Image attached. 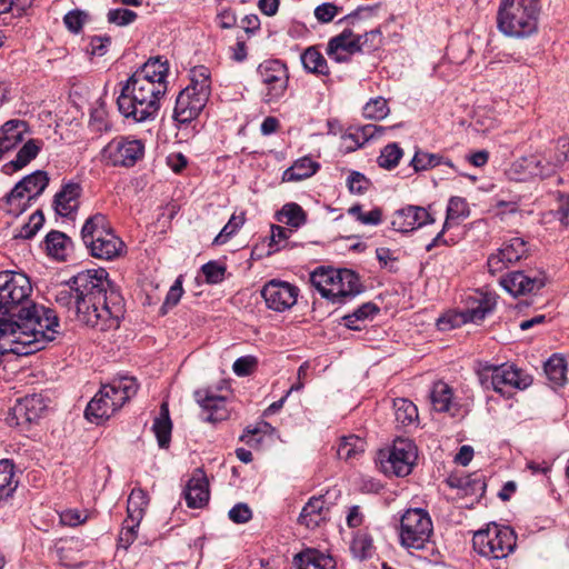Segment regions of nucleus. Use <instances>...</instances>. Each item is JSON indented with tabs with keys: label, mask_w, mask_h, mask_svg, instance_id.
Instances as JSON below:
<instances>
[{
	"label": "nucleus",
	"mask_w": 569,
	"mask_h": 569,
	"mask_svg": "<svg viewBox=\"0 0 569 569\" xmlns=\"http://www.w3.org/2000/svg\"><path fill=\"white\" fill-rule=\"evenodd\" d=\"M152 430L157 437L159 447L168 448L171 440L172 422L166 402L160 407V413L153 421Z\"/></svg>",
	"instance_id": "37"
},
{
	"label": "nucleus",
	"mask_w": 569,
	"mask_h": 569,
	"mask_svg": "<svg viewBox=\"0 0 569 569\" xmlns=\"http://www.w3.org/2000/svg\"><path fill=\"white\" fill-rule=\"evenodd\" d=\"M139 525L140 522L131 521L128 517L126 518L119 535L118 547L128 549L134 542Z\"/></svg>",
	"instance_id": "61"
},
{
	"label": "nucleus",
	"mask_w": 569,
	"mask_h": 569,
	"mask_svg": "<svg viewBox=\"0 0 569 569\" xmlns=\"http://www.w3.org/2000/svg\"><path fill=\"white\" fill-rule=\"evenodd\" d=\"M160 87L159 83L144 82L130 76L122 83L117 99L119 112L134 122L154 120L160 110V101L167 93Z\"/></svg>",
	"instance_id": "3"
},
{
	"label": "nucleus",
	"mask_w": 569,
	"mask_h": 569,
	"mask_svg": "<svg viewBox=\"0 0 569 569\" xmlns=\"http://www.w3.org/2000/svg\"><path fill=\"white\" fill-rule=\"evenodd\" d=\"M209 97L194 91V88L181 90L176 99L173 119L180 124L190 123L203 110Z\"/></svg>",
	"instance_id": "17"
},
{
	"label": "nucleus",
	"mask_w": 569,
	"mask_h": 569,
	"mask_svg": "<svg viewBox=\"0 0 569 569\" xmlns=\"http://www.w3.org/2000/svg\"><path fill=\"white\" fill-rule=\"evenodd\" d=\"M244 223V214L241 213L239 216L232 214L228 221V223L222 228L220 233L214 238V244H223L226 243Z\"/></svg>",
	"instance_id": "56"
},
{
	"label": "nucleus",
	"mask_w": 569,
	"mask_h": 569,
	"mask_svg": "<svg viewBox=\"0 0 569 569\" xmlns=\"http://www.w3.org/2000/svg\"><path fill=\"white\" fill-rule=\"evenodd\" d=\"M299 288L287 281L272 279L261 290V296L269 309L283 312L292 308L298 299Z\"/></svg>",
	"instance_id": "13"
},
{
	"label": "nucleus",
	"mask_w": 569,
	"mask_h": 569,
	"mask_svg": "<svg viewBox=\"0 0 569 569\" xmlns=\"http://www.w3.org/2000/svg\"><path fill=\"white\" fill-rule=\"evenodd\" d=\"M328 511L323 496H313L303 506L298 522L308 529H315L326 520Z\"/></svg>",
	"instance_id": "25"
},
{
	"label": "nucleus",
	"mask_w": 569,
	"mask_h": 569,
	"mask_svg": "<svg viewBox=\"0 0 569 569\" xmlns=\"http://www.w3.org/2000/svg\"><path fill=\"white\" fill-rule=\"evenodd\" d=\"M46 407L40 395L26 396L22 399H18L14 406L10 408L6 422L10 427H28L41 417Z\"/></svg>",
	"instance_id": "14"
},
{
	"label": "nucleus",
	"mask_w": 569,
	"mask_h": 569,
	"mask_svg": "<svg viewBox=\"0 0 569 569\" xmlns=\"http://www.w3.org/2000/svg\"><path fill=\"white\" fill-rule=\"evenodd\" d=\"M201 271L209 284H218L223 281L226 276V266L219 261H209L201 267Z\"/></svg>",
	"instance_id": "55"
},
{
	"label": "nucleus",
	"mask_w": 569,
	"mask_h": 569,
	"mask_svg": "<svg viewBox=\"0 0 569 569\" xmlns=\"http://www.w3.org/2000/svg\"><path fill=\"white\" fill-rule=\"evenodd\" d=\"M441 164L455 169V164L450 159L445 158L440 153H430L421 149L416 150L410 161L415 172L427 171Z\"/></svg>",
	"instance_id": "34"
},
{
	"label": "nucleus",
	"mask_w": 569,
	"mask_h": 569,
	"mask_svg": "<svg viewBox=\"0 0 569 569\" xmlns=\"http://www.w3.org/2000/svg\"><path fill=\"white\" fill-rule=\"evenodd\" d=\"M112 231V228L102 213H96L89 217L82 226L81 238L86 247L96 243L94 241L102 238L108 232Z\"/></svg>",
	"instance_id": "30"
},
{
	"label": "nucleus",
	"mask_w": 569,
	"mask_h": 569,
	"mask_svg": "<svg viewBox=\"0 0 569 569\" xmlns=\"http://www.w3.org/2000/svg\"><path fill=\"white\" fill-rule=\"evenodd\" d=\"M479 381L486 389L492 388L503 397H509L512 389H526L532 382L529 375L512 365L487 366L479 372Z\"/></svg>",
	"instance_id": "8"
},
{
	"label": "nucleus",
	"mask_w": 569,
	"mask_h": 569,
	"mask_svg": "<svg viewBox=\"0 0 569 569\" xmlns=\"http://www.w3.org/2000/svg\"><path fill=\"white\" fill-rule=\"evenodd\" d=\"M149 503V497L141 488H134L129 495L127 503L128 518L131 521L140 522Z\"/></svg>",
	"instance_id": "41"
},
{
	"label": "nucleus",
	"mask_w": 569,
	"mask_h": 569,
	"mask_svg": "<svg viewBox=\"0 0 569 569\" xmlns=\"http://www.w3.org/2000/svg\"><path fill=\"white\" fill-rule=\"evenodd\" d=\"M76 290V316L79 322L107 331L119 327L123 298L100 268L78 272L71 278Z\"/></svg>",
	"instance_id": "2"
},
{
	"label": "nucleus",
	"mask_w": 569,
	"mask_h": 569,
	"mask_svg": "<svg viewBox=\"0 0 569 569\" xmlns=\"http://www.w3.org/2000/svg\"><path fill=\"white\" fill-rule=\"evenodd\" d=\"M451 399L452 390L446 382L437 381L433 383L430 392V400L436 411H448L451 405Z\"/></svg>",
	"instance_id": "45"
},
{
	"label": "nucleus",
	"mask_w": 569,
	"mask_h": 569,
	"mask_svg": "<svg viewBox=\"0 0 569 569\" xmlns=\"http://www.w3.org/2000/svg\"><path fill=\"white\" fill-rule=\"evenodd\" d=\"M472 546L485 558L506 559L517 547V535L511 527L493 522L475 532Z\"/></svg>",
	"instance_id": "6"
},
{
	"label": "nucleus",
	"mask_w": 569,
	"mask_h": 569,
	"mask_svg": "<svg viewBox=\"0 0 569 569\" xmlns=\"http://www.w3.org/2000/svg\"><path fill=\"white\" fill-rule=\"evenodd\" d=\"M184 499L189 508H202L209 501V483L204 472L197 469L184 489Z\"/></svg>",
	"instance_id": "22"
},
{
	"label": "nucleus",
	"mask_w": 569,
	"mask_h": 569,
	"mask_svg": "<svg viewBox=\"0 0 569 569\" xmlns=\"http://www.w3.org/2000/svg\"><path fill=\"white\" fill-rule=\"evenodd\" d=\"M336 272L337 270L333 269L325 270L323 268H319L311 273L310 281L319 290L322 297H325V293L328 289H331V286L335 283V274L332 273Z\"/></svg>",
	"instance_id": "54"
},
{
	"label": "nucleus",
	"mask_w": 569,
	"mask_h": 569,
	"mask_svg": "<svg viewBox=\"0 0 569 569\" xmlns=\"http://www.w3.org/2000/svg\"><path fill=\"white\" fill-rule=\"evenodd\" d=\"M138 391L133 377H121L104 385L87 405L84 417L92 423L100 425L108 420Z\"/></svg>",
	"instance_id": "5"
},
{
	"label": "nucleus",
	"mask_w": 569,
	"mask_h": 569,
	"mask_svg": "<svg viewBox=\"0 0 569 569\" xmlns=\"http://www.w3.org/2000/svg\"><path fill=\"white\" fill-rule=\"evenodd\" d=\"M370 184V180L359 171H351L347 179V187L351 193L363 194Z\"/></svg>",
	"instance_id": "64"
},
{
	"label": "nucleus",
	"mask_w": 569,
	"mask_h": 569,
	"mask_svg": "<svg viewBox=\"0 0 569 569\" xmlns=\"http://www.w3.org/2000/svg\"><path fill=\"white\" fill-rule=\"evenodd\" d=\"M379 312V308L373 302H366L356 309L352 313L345 316L343 323L350 330H361L359 322L372 319Z\"/></svg>",
	"instance_id": "43"
},
{
	"label": "nucleus",
	"mask_w": 569,
	"mask_h": 569,
	"mask_svg": "<svg viewBox=\"0 0 569 569\" xmlns=\"http://www.w3.org/2000/svg\"><path fill=\"white\" fill-rule=\"evenodd\" d=\"M257 73L263 84V100L267 103L276 102L284 96L288 88L289 74L284 63L271 59L258 66Z\"/></svg>",
	"instance_id": "11"
},
{
	"label": "nucleus",
	"mask_w": 569,
	"mask_h": 569,
	"mask_svg": "<svg viewBox=\"0 0 569 569\" xmlns=\"http://www.w3.org/2000/svg\"><path fill=\"white\" fill-rule=\"evenodd\" d=\"M14 465L9 459L0 460V500L10 497L17 489L13 480Z\"/></svg>",
	"instance_id": "47"
},
{
	"label": "nucleus",
	"mask_w": 569,
	"mask_h": 569,
	"mask_svg": "<svg viewBox=\"0 0 569 569\" xmlns=\"http://www.w3.org/2000/svg\"><path fill=\"white\" fill-rule=\"evenodd\" d=\"M49 177L46 171L37 170L21 179L13 189L0 201V208L14 217L29 208L48 187Z\"/></svg>",
	"instance_id": "7"
},
{
	"label": "nucleus",
	"mask_w": 569,
	"mask_h": 569,
	"mask_svg": "<svg viewBox=\"0 0 569 569\" xmlns=\"http://www.w3.org/2000/svg\"><path fill=\"white\" fill-rule=\"evenodd\" d=\"M169 62L163 57H151L131 77L153 84H161L162 90H168Z\"/></svg>",
	"instance_id": "21"
},
{
	"label": "nucleus",
	"mask_w": 569,
	"mask_h": 569,
	"mask_svg": "<svg viewBox=\"0 0 569 569\" xmlns=\"http://www.w3.org/2000/svg\"><path fill=\"white\" fill-rule=\"evenodd\" d=\"M54 300L61 307H66L68 309L71 307L76 308V290L73 289L71 279L66 284L57 288Z\"/></svg>",
	"instance_id": "60"
},
{
	"label": "nucleus",
	"mask_w": 569,
	"mask_h": 569,
	"mask_svg": "<svg viewBox=\"0 0 569 569\" xmlns=\"http://www.w3.org/2000/svg\"><path fill=\"white\" fill-rule=\"evenodd\" d=\"M82 188L78 182H67L56 193L53 204L56 212L61 217H68L78 209L79 197Z\"/></svg>",
	"instance_id": "24"
},
{
	"label": "nucleus",
	"mask_w": 569,
	"mask_h": 569,
	"mask_svg": "<svg viewBox=\"0 0 569 569\" xmlns=\"http://www.w3.org/2000/svg\"><path fill=\"white\" fill-rule=\"evenodd\" d=\"M94 242L88 246L87 249L92 257L102 260H112L119 257L124 247L123 241L116 236L113 230Z\"/></svg>",
	"instance_id": "27"
},
{
	"label": "nucleus",
	"mask_w": 569,
	"mask_h": 569,
	"mask_svg": "<svg viewBox=\"0 0 569 569\" xmlns=\"http://www.w3.org/2000/svg\"><path fill=\"white\" fill-rule=\"evenodd\" d=\"M144 156V144L139 139L119 136L100 151V161L106 166L131 168Z\"/></svg>",
	"instance_id": "10"
},
{
	"label": "nucleus",
	"mask_w": 569,
	"mask_h": 569,
	"mask_svg": "<svg viewBox=\"0 0 569 569\" xmlns=\"http://www.w3.org/2000/svg\"><path fill=\"white\" fill-rule=\"evenodd\" d=\"M137 13L130 9L117 8L108 11L107 19L109 23L124 27L137 19Z\"/></svg>",
	"instance_id": "62"
},
{
	"label": "nucleus",
	"mask_w": 569,
	"mask_h": 569,
	"mask_svg": "<svg viewBox=\"0 0 569 569\" xmlns=\"http://www.w3.org/2000/svg\"><path fill=\"white\" fill-rule=\"evenodd\" d=\"M402 156L403 150L398 143L392 142L382 148L379 157L377 158V163L382 169L392 170L398 166Z\"/></svg>",
	"instance_id": "50"
},
{
	"label": "nucleus",
	"mask_w": 569,
	"mask_h": 569,
	"mask_svg": "<svg viewBox=\"0 0 569 569\" xmlns=\"http://www.w3.org/2000/svg\"><path fill=\"white\" fill-rule=\"evenodd\" d=\"M569 152V139L560 137L553 148H550L545 152L547 159H549L550 166H547L546 173H556L568 160Z\"/></svg>",
	"instance_id": "38"
},
{
	"label": "nucleus",
	"mask_w": 569,
	"mask_h": 569,
	"mask_svg": "<svg viewBox=\"0 0 569 569\" xmlns=\"http://www.w3.org/2000/svg\"><path fill=\"white\" fill-rule=\"evenodd\" d=\"M43 146V142L36 139L28 140L18 151L16 158L3 166L4 173H11L13 171L24 168L30 163L39 153Z\"/></svg>",
	"instance_id": "32"
},
{
	"label": "nucleus",
	"mask_w": 569,
	"mask_h": 569,
	"mask_svg": "<svg viewBox=\"0 0 569 569\" xmlns=\"http://www.w3.org/2000/svg\"><path fill=\"white\" fill-rule=\"evenodd\" d=\"M496 307V301L489 296H481L475 303L462 310L466 322L480 323Z\"/></svg>",
	"instance_id": "40"
},
{
	"label": "nucleus",
	"mask_w": 569,
	"mask_h": 569,
	"mask_svg": "<svg viewBox=\"0 0 569 569\" xmlns=\"http://www.w3.org/2000/svg\"><path fill=\"white\" fill-rule=\"evenodd\" d=\"M353 556L360 560L369 559L375 552L373 540L366 532H358L350 546Z\"/></svg>",
	"instance_id": "49"
},
{
	"label": "nucleus",
	"mask_w": 569,
	"mask_h": 569,
	"mask_svg": "<svg viewBox=\"0 0 569 569\" xmlns=\"http://www.w3.org/2000/svg\"><path fill=\"white\" fill-rule=\"evenodd\" d=\"M301 62L303 68L318 76H329L330 70L326 58L317 47H309L301 53Z\"/></svg>",
	"instance_id": "36"
},
{
	"label": "nucleus",
	"mask_w": 569,
	"mask_h": 569,
	"mask_svg": "<svg viewBox=\"0 0 569 569\" xmlns=\"http://www.w3.org/2000/svg\"><path fill=\"white\" fill-rule=\"evenodd\" d=\"M348 213L356 217L358 221L362 224H371L377 226L381 222L382 212L380 209L376 208L367 213L362 212V207L360 204H355L348 209Z\"/></svg>",
	"instance_id": "59"
},
{
	"label": "nucleus",
	"mask_w": 569,
	"mask_h": 569,
	"mask_svg": "<svg viewBox=\"0 0 569 569\" xmlns=\"http://www.w3.org/2000/svg\"><path fill=\"white\" fill-rule=\"evenodd\" d=\"M466 323L462 310H450L437 320V327L440 331H449Z\"/></svg>",
	"instance_id": "57"
},
{
	"label": "nucleus",
	"mask_w": 569,
	"mask_h": 569,
	"mask_svg": "<svg viewBox=\"0 0 569 569\" xmlns=\"http://www.w3.org/2000/svg\"><path fill=\"white\" fill-rule=\"evenodd\" d=\"M341 11L342 7H339L333 2H323L315 8L313 14L320 23H329Z\"/></svg>",
	"instance_id": "63"
},
{
	"label": "nucleus",
	"mask_w": 569,
	"mask_h": 569,
	"mask_svg": "<svg viewBox=\"0 0 569 569\" xmlns=\"http://www.w3.org/2000/svg\"><path fill=\"white\" fill-rule=\"evenodd\" d=\"M295 232L291 228H286L278 224L271 226V234L268 238V251L267 256L278 252L282 249H290L293 244L289 241V238Z\"/></svg>",
	"instance_id": "42"
},
{
	"label": "nucleus",
	"mask_w": 569,
	"mask_h": 569,
	"mask_svg": "<svg viewBox=\"0 0 569 569\" xmlns=\"http://www.w3.org/2000/svg\"><path fill=\"white\" fill-rule=\"evenodd\" d=\"M43 223L44 216L41 210H37L30 216L29 221L14 234V238L24 240L31 239L42 228Z\"/></svg>",
	"instance_id": "53"
},
{
	"label": "nucleus",
	"mask_w": 569,
	"mask_h": 569,
	"mask_svg": "<svg viewBox=\"0 0 569 569\" xmlns=\"http://www.w3.org/2000/svg\"><path fill=\"white\" fill-rule=\"evenodd\" d=\"M447 483L451 488L460 489L466 496H482L487 487L483 476L478 472L463 476L451 475Z\"/></svg>",
	"instance_id": "29"
},
{
	"label": "nucleus",
	"mask_w": 569,
	"mask_h": 569,
	"mask_svg": "<svg viewBox=\"0 0 569 569\" xmlns=\"http://www.w3.org/2000/svg\"><path fill=\"white\" fill-rule=\"evenodd\" d=\"M30 279L19 272H0V335L18 343L13 352L27 356L40 351L59 333L57 313L30 300Z\"/></svg>",
	"instance_id": "1"
},
{
	"label": "nucleus",
	"mask_w": 569,
	"mask_h": 569,
	"mask_svg": "<svg viewBox=\"0 0 569 569\" xmlns=\"http://www.w3.org/2000/svg\"><path fill=\"white\" fill-rule=\"evenodd\" d=\"M387 129L386 127L372 123L359 126L350 128L349 131L343 134L342 140L346 143L347 151H355L368 141L381 137Z\"/></svg>",
	"instance_id": "26"
},
{
	"label": "nucleus",
	"mask_w": 569,
	"mask_h": 569,
	"mask_svg": "<svg viewBox=\"0 0 569 569\" xmlns=\"http://www.w3.org/2000/svg\"><path fill=\"white\" fill-rule=\"evenodd\" d=\"M362 36L355 34L352 29L346 28L328 41L326 53L331 60L346 63L351 60L353 54L362 51Z\"/></svg>",
	"instance_id": "16"
},
{
	"label": "nucleus",
	"mask_w": 569,
	"mask_h": 569,
	"mask_svg": "<svg viewBox=\"0 0 569 569\" xmlns=\"http://www.w3.org/2000/svg\"><path fill=\"white\" fill-rule=\"evenodd\" d=\"M297 569H336V561L330 555L308 548L293 558Z\"/></svg>",
	"instance_id": "28"
},
{
	"label": "nucleus",
	"mask_w": 569,
	"mask_h": 569,
	"mask_svg": "<svg viewBox=\"0 0 569 569\" xmlns=\"http://www.w3.org/2000/svg\"><path fill=\"white\" fill-rule=\"evenodd\" d=\"M365 449L366 441L356 435H350L341 438L338 445L337 455L340 459L349 460L362 453Z\"/></svg>",
	"instance_id": "46"
},
{
	"label": "nucleus",
	"mask_w": 569,
	"mask_h": 569,
	"mask_svg": "<svg viewBox=\"0 0 569 569\" xmlns=\"http://www.w3.org/2000/svg\"><path fill=\"white\" fill-rule=\"evenodd\" d=\"M546 281L542 272L532 276L523 271H512L500 279V284L511 296L517 297L539 291L546 286Z\"/></svg>",
	"instance_id": "18"
},
{
	"label": "nucleus",
	"mask_w": 569,
	"mask_h": 569,
	"mask_svg": "<svg viewBox=\"0 0 569 569\" xmlns=\"http://www.w3.org/2000/svg\"><path fill=\"white\" fill-rule=\"evenodd\" d=\"M28 124L23 120L12 119L0 127V146L4 152L17 147L23 139Z\"/></svg>",
	"instance_id": "31"
},
{
	"label": "nucleus",
	"mask_w": 569,
	"mask_h": 569,
	"mask_svg": "<svg viewBox=\"0 0 569 569\" xmlns=\"http://www.w3.org/2000/svg\"><path fill=\"white\" fill-rule=\"evenodd\" d=\"M431 222L433 218L426 208L407 206L395 212L391 227L399 232H409Z\"/></svg>",
	"instance_id": "19"
},
{
	"label": "nucleus",
	"mask_w": 569,
	"mask_h": 569,
	"mask_svg": "<svg viewBox=\"0 0 569 569\" xmlns=\"http://www.w3.org/2000/svg\"><path fill=\"white\" fill-rule=\"evenodd\" d=\"M276 219L287 224L289 228L297 230L306 224L307 213L300 204L288 202L276 213Z\"/></svg>",
	"instance_id": "35"
},
{
	"label": "nucleus",
	"mask_w": 569,
	"mask_h": 569,
	"mask_svg": "<svg viewBox=\"0 0 569 569\" xmlns=\"http://www.w3.org/2000/svg\"><path fill=\"white\" fill-rule=\"evenodd\" d=\"M545 372L555 387H560L566 381L567 363L563 357L553 355L545 363Z\"/></svg>",
	"instance_id": "44"
},
{
	"label": "nucleus",
	"mask_w": 569,
	"mask_h": 569,
	"mask_svg": "<svg viewBox=\"0 0 569 569\" xmlns=\"http://www.w3.org/2000/svg\"><path fill=\"white\" fill-rule=\"evenodd\" d=\"M417 459V448L409 439L395 440L392 448L386 461H382V468L386 473L390 472L397 477H406L412 471Z\"/></svg>",
	"instance_id": "12"
},
{
	"label": "nucleus",
	"mask_w": 569,
	"mask_h": 569,
	"mask_svg": "<svg viewBox=\"0 0 569 569\" xmlns=\"http://www.w3.org/2000/svg\"><path fill=\"white\" fill-rule=\"evenodd\" d=\"M199 406L208 412L206 420L217 422L227 419V400L224 397L213 393L210 390H198L194 393Z\"/></svg>",
	"instance_id": "23"
},
{
	"label": "nucleus",
	"mask_w": 569,
	"mask_h": 569,
	"mask_svg": "<svg viewBox=\"0 0 569 569\" xmlns=\"http://www.w3.org/2000/svg\"><path fill=\"white\" fill-rule=\"evenodd\" d=\"M389 107L386 99L377 97L370 99L363 107V117L371 120H382L389 113Z\"/></svg>",
	"instance_id": "52"
},
{
	"label": "nucleus",
	"mask_w": 569,
	"mask_h": 569,
	"mask_svg": "<svg viewBox=\"0 0 569 569\" xmlns=\"http://www.w3.org/2000/svg\"><path fill=\"white\" fill-rule=\"evenodd\" d=\"M210 70L204 66H197L191 69V82L184 89H193L197 92H202L206 96H210L211 81Z\"/></svg>",
	"instance_id": "48"
},
{
	"label": "nucleus",
	"mask_w": 569,
	"mask_h": 569,
	"mask_svg": "<svg viewBox=\"0 0 569 569\" xmlns=\"http://www.w3.org/2000/svg\"><path fill=\"white\" fill-rule=\"evenodd\" d=\"M469 214L468 203L461 197H451L447 206V219L445 228L449 220L459 219Z\"/></svg>",
	"instance_id": "58"
},
{
	"label": "nucleus",
	"mask_w": 569,
	"mask_h": 569,
	"mask_svg": "<svg viewBox=\"0 0 569 569\" xmlns=\"http://www.w3.org/2000/svg\"><path fill=\"white\" fill-rule=\"evenodd\" d=\"M528 254L527 242L522 238H511L502 243L497 252L488 257L487 266L490 273L495 274L503 271L513 263L526 258Z\"/></svg>",
	"instance_id": "15"
},
{
	"label": "nucleus",
	"mask_w": 569,
	"mask_h": 569,
	"mask_svg": "<svg viewBox=\"0 0 569 569\" xmlns=\"http://www.w3.org/2000/svg\"><path fill=\"white\" fill-rule=\"evenodd\" d=\"M540 0H501L498 29L508 37L527 38L538 30Z\"/></svg>",
	"instance_id": "4"
},
{
	"label": "nucleus",
	"mask_w": 569,
	"mask_h": 569,
	"mask_svg": "<svg viewBox=\"0 0 569 569\" xmlns=\"http://www.w3.org/2000/svg\"><path fill=\"white\" fill-rule=\"evenodd\" d=\"M396 420L402 426L410 425L418 417V409L407 399H396L393 401Z\"/></svg>",
	"instance_id": "51"
},
{
	"label": "nucleus",
	"mask_w": 569,
	"mask_h": 569,
	"mask_svg": "<svg viewBox=\"0 0 569 569\" xmlns=\"http://www.w3.org/2000/svg\"><path fill=\"white\" fill-rule=\"evenodd\" d=\"M333 274L335 283L325 293V298L332 299L333 302H340L342 298H352L361 292L362 286L355 271L340 269Z\"/></svg>",
	"instance_id": "20"
},
{
	"label": "nucleus",
	"mask_w": 569,
	"mask_h": 569,
	"mask_svg": "<svg viewBox=\"0 0 569 569\" xmlns=\"http://www.w3.org/2000/svg\"><path fill=\"white\" fill-rule=\"evenodd\" d=\"M48 253L57 259H66L68 249L71 247V239L63 232L52 230L44 239Z\"/></svg>",
	"instance_id": "39"
},
{
	"label": "nucleus",
	"mask_w": 569,
	"mask_h": 569,
	"mask_svg": "<svg viewBox=\"0 0 569 569\" xmlns=\"http://www.w3.org/2000/svg\"><path fill=\"white\" fill-rule=\"evenodd\" d=\"M319 168L320 164L313 161L310 157H302L283 171L282 181H301L313 176Z\"/></svg>",
	"instance_id": "33"
},
{
	"label": "nucleus",
	"mask_w": 569,
	"mask_h": 569,
	"mask_svg": "<svg viewBox=\"0 0 569 569\" xmlns=\"http://www.w3.org/2000/svg\"><path fill=\"white\" fill-rule=\"evenodd\" d=\"M433 532L430 515L422 508L408 509L400 519V543L407 549L426 547Z\"/></svg>",
	"instance_id": "9"
}]
</instances>
